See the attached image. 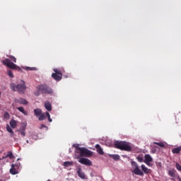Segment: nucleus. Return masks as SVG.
I'll return each mask as SVG.
<instances>
[{"label":"nucleus","mask_w":181,"mask_h":181,"mask_svg":"<svg viewBox=\"0 0 181 181\" xmlns=\"http://www.w3.org/2000/svg\"><path fill=\"white\" fill-rule=\"evenodd\" d=\"M7 57H8V59L6 58L1 62L4 66H6L8 69H11L12 70H21V68L14 64L16 63V57L12 55H7Z\"/></svg>","instance_id":"1"},{"label":"nucleus","mask_w":181,"mask_h":181,"mask_svg":"<svg viewBox=\"0 0 181 181\" xmlns=\"http://www.w3.org/2000/svg\"><path fill=\"white\" fill-rule=\"evenodd\" d=\"M115 148L120 151H125L126 152L132 151V144L126 141H115Z\"/></svg>","instance_id":"2"},{"label":"nucleus","mask_w":181,"mask_h":181,"mask_svg":"<svg viewBox=\"0 0 181 181\" xmlns=\"http://www.w3.org/2000/svg\"><path fill=\"white\" fill-rule=\"evenodd\" d=\"M10 88L12 91H18L20 94H23L26 90V83L23 81H21V83L18 85L12 83Z\"/></svg>","instance_id":"3"},{"label":"nucleus","mask_w":181,"mask_h":181,"mask_svg":"<svg viewBox=\"0 0 181 181\" xmlns=\"http://www.w3.org/2000/svg\"><path fill=\"white\" fill-rule=\"evenodd\" d=\"M74 148H76V153H79L80 156H86L88 158V156H91L93 155V152H91V151L84 147H80V145L78 144H74Z\"/></svg>","instance_id":"4"},{"label":"nucleus","mask_w":181,"mask_h":181,"mask_svg":"<svg viewBox=\"0 0 181 181\" xmlns=\"http://www.w3.org/2000/svg\"><path fill=\"white\" fill-rule=\"evenodd\" d=\"M37 88L41 94H53V89L46 84H41Z\"/></svg>","instance_id":"5"},{"label":"nucleus","mask_w":181,"mask_h":181,"mask_svg":"<svg viewBox=\"0 0 181 181\" xmlns=\"http://www.w3.org/2000/svg\"><path fill=\"white\" fill-rule=\"evenodd\" d=\"M131 164L134 169L132 173H134V175H137V176H144V172L141 170V168H139V165H138L136 162L132 161Z\"/></svg>","instance_id":"6"},{"label":"nucleus","mask_w":181,"mask_h":181,"mask_svg":"<svg viewBox=\"0 0 181 181\" xmlns=\"http://www.w3.org/2000/svg\"><path fill=\"white\" fill-rule=\"evenodd\" d=\"M21 168V163H17L16 164L11 165V168L10 169V173L11 175H18V170Z\"/></svg>","instance_id":"7"},{"label":"nucleus","mask_w":181,"mask_h":181,"mask_svg":"<svg viewBox=\"0 0 181 181\" xmlns=\"http://www.w3.org/2000/svg\"><path fill=\"white\" fill-rule=\"evenodd\" d=\"M37 118H38L39 121H45L46 118H48V121L52 122V118H50V114H35Z\"/></svg>","instance_id":"8"},{"label":"nucleus","mask_w":181,"mask_h":181,"mask_svg":"<svg viewBox=\"0 0 181 181\" xmlns=\"http://www.w3.org/2000/svg\"><path fill=\"white\" fill-rule=\"evenodd\" d=\"M78 162L86 166H93V162H91L88 158H80Z\"/></svg>","instance_id":"9"},{"label":"nucleus","mask_w":181,"mask_h":181,"mask_svg":"<svg viewBox=\"0 0 181 181\" xmlns=\"http://www.w3.org/2000/svg\"><path fill=\"white\" fill-rule=\"evenodd\" d=\"M144 163L147 165V166H151V162H153V158H152V156L149 154H146L144 156Z\"/></svg>","instance_id":"10"},{"label":"nucleus","mask_w":181,"mask_h":181,"mask_svg":"<svg viewBox=\"0 0 181 181\" xmlns=\"http://www.w3.org/2000/svg\"><path fill=\"white\" fill-rule=\"evenodd\" d=\"M26 123H23L21 124L20 129L18 130V132H20L21 135L23 136H25L26 135Z\"/></svg>","instance_id":"11"},{"label":"nucleus","mask_w":181,"mask_h":181,"mask_svg":"<svg viewBox=\"0 0 181 181\" xmlns=\"http://www.w3.org/2000/svg\"><path fill=\"white\" fill-rule=\"evenodd\" d=\"M76 172L78 173V176H79L81 179H86V174L83 172V169L78 168H77Z\"/></svg>","instance_id":"12"},{"label":"nucleus","mask_w":181,"mask_h":181,"mask_svg":"<svg viewBox=\"0 0 181 181\" xmlns=\"http://www.w3.org/2000/svg\"><path fill=\"white\" fill-rule=\"evenodd\" d=\"M95 148L99 155H104V151L103 150V148H101V146H100V144H96L95 146Z\"/></svg>","instance_id":"13"},{"label":"nucleus","mask_w":181,"mask_h":181,"mask_svg":"<svg viewBox=\"0 0 181 181\" xmlns=\"http://www.w3.org/2000/svg\"><path fill=\"white\" fill-rule=\"evenodd\" d=\"M141 170H143L144 173H145L146 175H148L149 173H151V169L148 168V167L145 166V165L142 164L141 165Z\"/></svg>","instance_id":"14"},{"label":"nucleus","mask_w":181,"mask_h":181,"mask_svg":"<svg viewBox=\"0 0 181 181\" xmlns=\"http://www.w3.org/2000/svg\"><path fill=\"white\" fill-rule=\"evenodd\" d=\"M52 78H54L56 81H60V80L63 78V76L57 74H52Z\"/></svg>","instance_id":"15"},{"label":"nucleus","mask_w":181,"mask_h":181,"mask_svg":"<svg viewBox=\"0 0 181 181\" xmlns=\"http://www.w3.org/2000/svg\"><path fill=\"white\" fill-rule=\"evenodd\" d=\"M109 157L112 158L114 160H119V155L118 154H109Z\"/></svg>","instance_id":"16"},{"label":"nucleus","mask_w":181,"mask_h":181,"mask_svg":"<svg viewBox=\"0 0 181 181\" xmlns=\"http://www.w3.org/2000/svg\"><path fill=\"white\" fill-rule=\"evenodd\" d=\"M6 130L11 134V136H13V135H15V132H13V130H12V128L9 124L6 125Z\"/></svg>","instance_id":"17"},{"label":"nucleus","mask_w":181,"mask_h":181,"mask_svg":"<svg viewBox=\"0 0 181 181\" xmlns=\"http://www.w3.org/2000/svg\"><path fill=\"white\" fill-rule=\"evenodd\" d=\"M168 175L171 177H175V176H176V170L173 169V170H168Z\"/></svg>","instance_id":"18"},{"label":"nucleus","mask_w":181,"mask_h":181,"mask_svg":"<svg viewBox=\"0 0 181 181\" xmlns=\"http://www.w3.org/2000/svg\"><path fill=\"white\" fill-rule=\"evenodd\" d=\"M45 107L47 111H52V104L49 102H45Z\"/></svg>","instance_id":"19"},{"label":"nucleus","mask_w":181,"mask_h":181,"mask_svg":"<svg viewBox=\"0 0 181 181\" xmlns=\"http://www.w3.org/2000/svg\"><path fill=\"white\" fill-rule=\"evenodd\" d=\"M181 146L175 148L172 150L173 153H180Z\"/></svg>","instance_id":"20"},{"label":"nucleus","mask_w":181,"mask_h":181,"mask_svg":"<svg viewBox=\"0 0 181 181\" xmlns=\"http://www.w3.org/2000/svg\"><path fill=\"white\" fill-rule=\"evenodd\" d=\"M6 158H9V159H13L15 156L12 153V151H8L6 156Z\"/></svg>","instance_id":"21"},{"label":"nucleus","mask_w":181,"mask_h":181,"mask_svg":"<svg viewBox=\"0 0 181 181\" xmlns=\"http://www.w3.org/2000/svg\"><path fill=\"white\" fill-rule=\"evenodd\" d=\"M9 124H10L11 128H13V129L16 128V125H17L16 124V121L12 119V120L10 121Z\"/></svg>","instance_id":"22"},{"label":"nucleus","mask_w":181,"mask_h":181,"mask_svg":"<svg viewBox=\"0 0 181 181\" xmlns=\"http://www.w3.org/2000/svg\"><path fill=\"white\" fill-rule=\"evenodd\" d=\"M154 145H158L160 148H165V144L163 142H154Z\"/></svg>","instance_id":"23"},{"label":"nucleus","mask_w":181,"mask_h":181,"mask_svg":"<svg viewBox=\"0 0 181 181\" xmlns=\"http://www.w3.org/2000/svg\"><path fill=\"white\" fill-rule=\"evenodd\" d=\"M54 73H53L52 74H58L59 76H63V74H62V71H60L57 69H54Z\"/></svg>","instance_id":"24"},{"label":"nucleus","mask_w":181,"mask_h":181,"mask_svg":"<svg viewBox=\"0 0 181 181\" xmlns=\"http://www.w3.org/2000/svg\"><path fill=\"white\" fill-rule=\"evenodd\" d=\"M64 166L65 167H69V166H73V163L72 162H70V161H65L64 163Z\"/></svg>","instance_id":"25"},{"label":"nucleus","mask_w":181,"mask_h":181,"mask_svg":"<svg viewBox=\"0 0 181 181\" xmlns=\"http://www.w3.org/2000/svg\"><path fill=\"white\" fill-rule=\"evenodd\" d=\"M136 159L138 162H140V163H142V162H144V157H142V156H138L136 157Z\"/></svg>","instance_id":"26"},{"label":"nucleus","mask_w":181,"mask_h":181,"mask_svg":"<svg viewBox=\"0 0 181 181\" xmlns=\"http://www.w3.org/2000/svg\"><path fill=\"white\" fill-rule=\"evenodd\" d=\"M19 103H21V104H23L24 105L28 104V101L23 98L19 99Z\"/></svg>","instance_id":"27"},{"label":"nucleus","mask_w":181,"mask_h":181,"mask_svg":"<svg viewBox=\"0 0 181 181\" xmlns=\"http://www.w3.org/2000/svg\"><path fill=\"white\" fill-rule=\"evenodd\" d=\"M7 74L11 78H13V74L12 73V71L9 70L7 71Z\"/></svg>","instance_id":"28"},{"label":"nucleus","mask_w":181,"mask_h":181,"mask_svg":"<svg viewBox=\"0 0 181 181\" xmlns=\"http://www.w3.org/2000/svg\"><path fill=\"white\" fill-rule=\"evenodd\" d=\"M175 168L179 172H181V165L179 163H176Z\"/></svg>","instance_id":"29"},{"label":"nucleus","mask_w":181,"mask_h":181,"mask_svg":"<svg viewBox=\"0 0 181 181\" xmlns=\"http://www.w3.org/2000/svg\"><path fill=\"white\" fill-rule=\"evenodd\" d=\"M34 114H42V110L40 109H35Z\"/></svg>","instance_id":"30"},{"label":"nucleus","mask_w":181,"mask_h":181,"mask_svg":"<svg viewBox=\"0 0 181 181\" xmlns=\"http://www.w3.org/2000/svg\"><path fill=\"white\" fill-rule=\"evenodd\" d=\"M18 111H20V112L25 114V110L23 109V107H18Z\"/></svg>","instance_id":"31"},{"label":"nucleus","mask_w":181,"mask_h":181,"mask_svg":"<svg viewBox=\"0 0 181 181\" xmlns=\"http://www.w3.org/2000/svg\"><path fill=\"white\" fill-rule=\"evenodd\" d=\"M25 70H27V71H29L35 70V68L26 66L25 68Z\"/></svg>","instance_id":"32"},{"label":"nucleus","mask_w":181,"mask_h":181,"mask_svg":"<svg viewBox=\"0 0 181 181\" xmlns=\"http://www.w3.org/2000/svg\"><path fill=\"white\" fill-rule=\"evenodd\" d=\"M40 128V129H43V128H46V129H47V127L45 124H42Z\"/></svg>","instance_id":"33"},{"label":"nucleus","mask_w":181,"mask_h":181,"mask_svg":"<svg viewBox=\"0 0 181 181\" xmlns=\"http://www.w3.org/2000/svg\"><path fill=\"white\" fill-rule=\"evenodd\" d=\"M4 118L8 119L9 118V114H4Z\"/></svg>","instance_id":"34"},{"label":"nucleus","mask_w":181,"mask_h":181,"mask_svg":"<svg viewBox=\"0 0 181 181\" xmlns=\"http://www.w3.org/2000/svg\"><path fill=\"white\" fill-rule=\"evenodd\" d=\"M1 159H2V160H3V159H5V156H3V157L1 158Z\"/></svg>","instance_id":"35"},{"label":"nucleus","mask_w":181,"mask_h":181,"mask_svg":"<svg viewBox=\"0 0 181 181\" xmlns=\"http://www.w3.org/2000/svg\"><path fill=\"white\" fill-rule=\"evenodd\" d=\"M35 95H39V93H35Z\"/></svg>","instance_id":"36"},{"label":"nucleus","mask_w":181,"mask_h":181,"mask_svg":"<svg viewBox=\"0 0 181 181\" xmlns=\"http://www.w3.org/2000/svg\"><path fill=\"white\" fill-rule=\"evenodd\" d=\"M45 114H49V112H46Z\"/></svg>","instance_id":"37"},{"label":"nucleus","mask_w":181,"mask_h":181,"mask_svg":"<svg viewBox=\"0 0 181 181\" xmlns=\"http://www.w3.org/2000/svg\"><path fill=\"white\" fill-rule=\"evenodd\" d=\"M5 114H8V112H5Z\"/></svg>","instance_id":"38"},{"label":"nucleus","mask_w":181,"mask_h":181,"mask_svg":"<svg viewBox=\"0 0 181 181\" xmlns=\"http://www.w3.org/2000/svg\"><path fill=\"white\" fill-rule=\"evenodd\" d=\"M1 93L0 92V97H1Z\"/></svg>","instance_id":"39"},{"label":"nucleus","mask_w":181,"mask_h":181,"mask_svg":"<svg viewBox=\"0 0 181 181\" xmlns=\"http://www.w3.org/2000/svg\"><path fill=\"white\" fill-rule=\"evenodd\" d=\"M180 181H181V179H180Z\"/></svg>","instance_id":"40"}]
</instances>
